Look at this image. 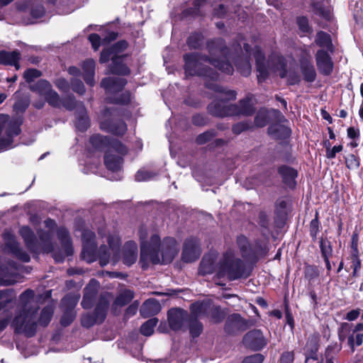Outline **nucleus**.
I'll return each instance as SVG.
<instances>
[{
  "mask_svg": "<svg viewBox=\"0 0 363 363\" xmlns=\"http://www.w3.org/2000/svg\"><path fill=\"white\" fill-rule=\"evenodd\" d=\"M244 52L235 59V65L240 73L247 77L251 73L250 56L253 55L257 66V80L259 83L264 82L271 74H278L281 78L286 76V62L283 57L272 55L267 61L261 50L258 47L250 49L248 44L242 43ZM240 49L242 43H238Z\"/></svg>",
  "mask_w": 363,
  "mask_h": 363,
  "instance_id": "1",
  "label": "nucleus"
},
{
  "mask_svg": "<svg viewBox=\"0 0 363 363\" xmlns=\"http://www.w3.org/2000/svg\"><path fill=\"white\" fill-rule=\"evenodd\" d=\"M208 49L210 57L201 56L196 53L186 54L184 56L186 74L191 76L208 77L211 79H217V74L211 69H206L202 67L204 63H209L228 74H233V66L228 62L218 59L220 56L226 58L228 48L224 47L223 40L217 39L210 41L208 43Z\"/></svg>",
  "mask_w": 363,
  "mask_h": 363,
  "instance_id": "2",
  "label": "nucleus"
},
{
  "mask_svg": "<svg viewBox=\"0 0 363 363\" xmlns=\"http://www.w3.org/2000/svg\"><path fill=\"white\" fill-rule=\"evenodd\" d=\"M140 240V260L148 259L153 264L170 263L179 252V245L172 238H166L160 242L159 235L148 233L147 229L141 227L139 230Z\"/></svg>",
  "mask_w": 363,
  "mask_h": 363,
  "instance_id": "3",
  "label": "nucleus"
},
{
  "mask_svg": "<svg viewBox=\"0 0 363 363\" xmlns=\"http://www.w3.org/2000/svg\"><path fill=\"white\" fill-rule=\"evenodd\" d=\"M82 258L89 263L97 259L101 266L108 263L115 264L120 258L121 240L118 235H109L107 238L108 246L102 245L98 251L95 242V235L91 230H84L82 233Z\"/></svg>",
  "mask_w": 363,
  "mask_h": 363,
  "instance_id": "4",
  "label": "nucleus"
},
{
  "mask_svg": "<svg viewBox=\"0 0 363 363\" xmlns=\"http://www.w3.org/2000/svg\"><path fill=\"white\" fill-rule=\"evenodd\" d=\"M34 291H25L20 296L21 311L11 322V327L16 333L32 337L36 332L38 307L33 306Z\"/></svg>",
  "mask_w": 363,
  "mask_h": 363,
  "instance_id": "5",
  "label": "nucleus"
},
{
  "mask_svg": "<svg viewBox=\"0 0 363 363\" xmlns=\"http://www.w3.org/2000/svg\"><path fill=\"white\" fill-rule=\"evenodd\" d=\"M44 225L48 230H38L39 239L37 238L33 230L28 226H23L19 230V233L27 247L32 252H35L40 248L45 252H50L53 250L51 240L56 223L54 220L48 218L44 221Z\"/></svg>",
  "mask_w": 363,
  "mask_h": 363,
  "instance_id": "6",
  "label": "nucleus"
},
{
  "mask_svg": "<svg viewBox=\"0 0 363 363\" xmlns=\"http://www.w3.org/2000/svg\"><path fill=\"white\" fill-rule=\"evenodd\" d=\"M248 270L244 262L235 255L232 250H228L219 259V266L217 271V277H226L229 280L233 281L250 276Z\"/></svg>",
  "mask_w": 363,
  "mask_h": 363,
  "instance_id": "7",
  "label": "nucleus"
},
{
  "mask_svg": "<svg viewBox=\"0 0 363 363\" xmlns=\"http://www.w3.org/2000/svg\"><path fill=\"white\" fill-rule=\"evenodd\" d=\"M206 86L217 92L218 99L213 101L208 105V109L210 113L218 117L233 116L230 112L232 104H227L226 101L234 100L236 98V92L233 90H228L218 84L207 82Z\"/></svg>",
  "mask_w": 363,
  "mask_h": 363,
  "instance_id": "8",
  "label": "nucleus"
},
{
  "mask_svg": "<svg viewBox=\"0 0 363 363\" xmlns=\"http://www.w3.org/2000/svg\"><path fill=\"white\" fill-rule=\"evenodd\" d=\"M21 121L18 119H11L9 116L0 115V150L13 147V138L21 133Z\"/></svg>",
  "mask_w": 363,
  "mask_h": 363,
  "instance_id": "9",
  "label": "nucleus"
},
{
  "mask_svg": "<svg viewBox=\"0 0 363 363\" xmlns=\"http://www.w3.org/2000/svg\"><path fill=\"white\" fill-rule=\"evenodd\" d=\"M194 317L208 316L218 323L224 318V313L220 307L211 305L209 302H197L191 304L190 308Z\"/></svg>",
  "mask_w": 363,
  "mask_h": 363,
  "instance_id": "10",
  "label": "nucleus"
},
{
  "mask_svg": "<svg viewBox=\"0 0 363 363\" xmlns=\"http://www.w3.org/2000/svg\"><path fill=\"white\" fill-rule=\"evenodd\" d=\"M30 89L40 96H43L46 101L52 106L58 108L62 105V100L58 94L52 89L49 82L40 79L30 86Z\"/></svg>",
  "mask_w": 363,
  "mask_h": 363,
  "instance_id": "11",
  "label": "nucleus"
},
{
  "mask_svg": "<svg viewBox=\"0 0 363 363\" xmlns=\"http://www.w3.org/2000/svg\"><path fill=\"white\" fill-rule=\"evenodd\" d=\"M109 305L108 296H102L95 308L94 315L85 314L82 318V324L86 328H89L97 322H102Z\"/></svg>",
  "mask_w": 363,
  "mask_h": 363,
  "instance_id": "12",
  "label": "nucleus"
},
{
  "mask_svg": "<svg viewBox=\"0 0 363 363\" xmlns=\"http://www.w3.org/2000/svg\"><path fill=\"white\" fill-rule=\"evenodd\" d=\"M90 143L96 150H114L120 155H124L127 152L126 147L118 140L110 139L106 136L94 135L90 138Z\"/></svg>",
  "mask_w": 363,
  "mask_h": 363,
  "instance_id": "13",
  "label": "nucleus"
},
{
  "mask_svg": "<svg viewBox=\"0 0 363 363\" xmlns=\"http://www.w3.org/2000/svg\"><path fill=\"white\" fill-rule=\"evenodd\" d=\"M113 115L110 109L104 110L100 118V128L101 130L114 135H123L127 130L126 124L122 121H113L109 118Z\"/></svg>",
  "mask_w": 363,
  "mask_h": 363,
  "instance_id": "14",
  "label": "nucleus"
},
{
  "mask_svg": "<svg viewBox=\"0 0 363 363\" xmlns=\"http://www.w3.org/2000/svg\"><path fill=\"white\" fill-rule=\"evenodd\" d=\"M110 58L112 60V66L111 72L118 74H128L129 73L128 68L121 62V57L115 56L114 52L110 48L104 49L102 50L100 56V62L104 63L106 62Z\"/></svg>",
  "mask_w": 363,
  "mask_h": 363,
  "instance_id": "15",
  "label": "nucleus"
},
{
  "mask_svg": "<svg viewBox=\"0 0 363 363\" xmlns=\"http://www.w3.org/2000/svg\"><path fill=\"white\" fill-rule=\"evenodd\" d=\"M3 238L6 250L23 262H28L30 261L29 255L19 247L18 244L11 233L9 231L5 232L3 235Z\"/></svg>",
  "mask_w": 363,
  "mask_h": 363,
  "instance_id": "16",
  "label": "nucleus"
},
{
  "mask_svg": "<svg viewBox=\"0 0 363 363\" xmlns=\"http://www.w3.org/2000/svg\"><path fill=\"white\" fill-rule=\"evenodd\" d=\"M242 342L245 347L258 351L267 345V340L259 330H254L244 336Z\"/></svg>",
  "mask_w": 363,
  "mask_h": 363,
  "instance_id": "17",
  "label": "nucleus"
},
{
  "mask_svg": "<svg viewBox=\"0 0 363 363\" xmlns=\"http://www.w3.org/2000/svg\"><path fill=\"white\" fill-rule=\"evenodd\" d=\"M201 255V248L199 240L191 238L187 239L184 245L182 251V259L186 262H191L196 260Z\"/></svg>",
  "mask_w": 363,
  "mask_h": 363,
  "instance_id": "18",
  "label": "nucleus"
},
{
  "mask_svg": "<svg viewBox=\"0 0 363 363\" xmlns=\"http://www.w3.org/2000/svg\"><path fill=\"white\" fill-rule=\"evenodd\" d=\"M219 259L216 252H210L205 255L200 263L199 272L201 275L211 274L214 272L217 274Z\"/></svg>",
  "mask_w": 363,
  "mask_h": 363,
  "instance_id": "19",
  "label": "nucleus"
},
{
  "mask_svg": "<svg viewBox=\"0 0 363 363\" xmlns=\"http://www.w3.org/2000/svg\"><path fill=\"white\" fill-rule=\"evenodd\" d=\"M316 66L319 72L325 76L332 74L333 62L328 53L323 49L317 51L315 54Z\"/></svg>",
  "mask_w": 363,
  "mask_h": 363,
  "instance_id": "20",
  "label": "nucleus"
},
{
  "mask_svg": "<svg viewBox=\"0 0 363 363\" xmlns=\"http://www.w3.org/2000/svg\"><path fill=\"white\" fill-rule=\"evenodd\" d=\"M362 330L363 323L357 324L352 329V325L344 323L341 325L338 332L339 339L341 342H343L348 335L347 344L351 347L352 352H353L354 351V334Z\"/></svg>",
  "mask_w": 363,
  "mask_h": 363,
  "instance_id": "21",
  "label": "nucleus"
},
{
  "mask_svg": "<svg viewBox=\"0 0 363 363\" xmlns=\"http://www.w3.org/2000/svg\"><path fill=\"white\" fill-rule=\"evenodd\" d=\"M189 318L186 311L180 308H172L168 312V321L173 330H181Z\"/></svg>",
  "mask_w": 363,
  "mask_h": 363,
  "instance_id": "22",
  "label": "nucleus"
},
{
  "mask_svg": "<svg viewBox=\"0 0 363 363\" xmlns=\"http://www.w3.org/2000/svg\"><path fill=\"white\" fill-rule=\"evenodd\" d=\"M126 81L119 77H109L105 78L101 82V86H103L107 93L112 94L122 90L125 86Z\"/></svg>",
  "mask_w": 363,
  "mask_h": 363,
  "instance_id": "23",
  "label": "nucleus"
},
{
  "mask_svg": "<svg viewBox=\"0 0 363 363\" xmlns=\"http://www.w3.org/2000/svg\"><path fill=\"white\" fill-rule=\"evenodd\" d=\"M98 288L99 283L94 279H92L85 287L84 294L82 301V305L84 308H90L92 306Z\"/></svg>",
  "mask_w": 363,
  "mask_h": 363,
  "instance_id": "24",
  "label": "nucleus"
},
{
  "mask_svg": "<svg viewBox=\"0 0 363 363\" xmlns=\"http://www.w3.org/2000/svg\"><path fill=\"white\" fill-rule=\"evenodd\" d=\"M117 152L114 150H107L104 156V163L107 169L113 172H117L121 170L123 159L121 157L113 155V152Z\"/></svg>",
  "mask_w": 363,
  "mask_h": 363,
  "instance_id": "25",
  "label": "nucleus"
},
{
  "mask_svg": "<svg viewBox=\"0 0 363 363\" xmlns=\"http://www.w3.org/2000/svg\"><path fill=\"white\" fill-rule=\"evenodd\" d=\"M138 258V246L135 242L128 241L123 247V263L130 266Z\"/></svg>",
  "mask_w": 363,
  "mask_h": 363,
  "instance_id": "26",
  "label": "nucleus"
},
{
  "mask_svg": "<svg viewBox=\"0 0 363 363\" xmlns=\"http://www.w3.org/2000/svg\"><path fill=\"white\" fill-rule=\"evenodd\" d=\"M231 109L233 116H250L255 112V108L248 98L240 100L238 105H231Z\"/></svg>",
  "mask_w": 363,
  "mask_h": 363,
  "instance_id": "27",
  "label": "nucleus"
},
{
  "mask_svg": "<svg viewBox=\"0 0 363 363\" xmlns=\"http://www.w3.org/2000/svg\"><path fill=\"white\" fill-rule=\"evenodd\" d=\"M160 310V303L155 299L150 298L143 304L140 312L142 316L147 318L158 313Z\"/></svg>",
  "mask_w": 363,
  "mask_h": 363,
  "instance_id": "28",
  "label": "nucleus"
},
{
  "mask_svg": "<svg viewBox=\"0 0 363 363\" xmlns=\"http://www.w3.org/2000/svg\"><path fill=\"white\" fill-rule=\"evenodd\" d=\"M76 127L80 131H85L89 127V118L84 104H79L76 112Z\"/></svg>",
  "mask_w": 363,
  "mask_h": 363,
  "instance_id": "29",
  "label": "nucleus"
},
{
  "mask_svg": "<svg viewBox=\"0 0 363 363\" xmlns=\"http://www.w3.org/2000/svg\"><path fill=\"white\" fill-rule=\"evenodd\" d=\"M300 66L304 80L313 82L316 78V72L312 62L309 60H301Z\"/></svg>",
  "mask_w": 363,
  "mask_h": 363,
  "instance_id": "30",
  "label": "nucleus"
},
{
  "mask_svg": "<svg viewBox=\"0 0 363 363\" xmlns=\"http://www.w3.org/2000/svg\"><path fill=\"white\" fill-rule=\"evenodd\" d=\"M279 173L281 175L284 182L289 187H294L296 184L295 179L297 172L293 168L287 166H281L279 168Z\"/></svg>",
  "mask_w": 363,
  "mask_h": 363,
  "instance_id": "31",
  "label": "nucleus"
},
{
  "mask_svg": "<svg viewBox=\"0 0 363 363\" xmlns=\"http://www.w3.org/2000/svg\"><path fill=\"white\" fill-rule=\"evenodd\" d=\"M82 69L84 71V79L86 82V83L92 86L94 85V72H95V62L89 59L84 62L82 65Z\"/></svg>",
  "mask_w": 363,
  "mask_h": 363,
  "instance_id": "32",
  "label": "nucleus"
},
{
  "mask_svg": "<svg viewBox=\"0 0 363 363\" xmlns=\"http://www.w3.org/2000/svg\"><path fill=\"white\" fill-rule=\"evenodd\" d=\"M57 237L61 242L66 255H72L73 248L67 230L64 228H59L57 230Z\"/></svg>",
  "mask_w": 363,
  "mask_h": 363,
  "instance_id": "33",
  "label": "nucleus"
},
{
  "mask_svg": "<svg viewBox=\"0 0 363 363\" xmlns=\"http://www.w3.org/2000/svg\"><path fill=\"white\" fill-rule=\"evenodd\" d=\"M19 56L20 54L17 51H1L0 52V64L13 65L16 69H18L19 66L18 65V61L19 60Z\"/></svg>",
  "mask_w": 363,
  "mask_h": 363,
  "instance_id": "34",
  "label": "nucleus"
},
{
  "mask_svg": "<svg viewBox=\"0 0 363 363\" xmlns=\"http://www.w3.org/2000/svg\"><path fill=\"white\" fill-rule=\"evenodd\" d=\"M315 43L322 48H325L329 52L333 51V45L330 35L323 31H319L315 36Z\"/></svg>",
  "mask_w": 363,
  "mask_h": 363,
  "instance_id": "35",
  "label": "nucleus"
},
{
  "mask_svg": "<svg viewBox=\"0 0 363 363\" xmlns=\"http://www.w3.org/2000/svg\"><path fill=\"white\" fill-rule=\"evenodd\" d=\"M268 133L275 138H285L289 136L290 130L281 124H274L268 128Z\"/></svg>",
  "mask_w": 363,
  "mask_h": 363,
  "instance_id": "36",
  "label": "nucleus"
},
{
  "mask_svg": "<svg viewBox=\"0 0 363 363\" xmlns=\"http://www.w3.org/2000/svg\"><path fill=\"white\" fill-rule=\"evenodd\" d=\"M198 318L199 317H194L192 314V312L191 311V315L189 318V326L190 333L194 337H198L203 330V325L199 321L197 320Z\"/></svg>",
  "mask_w": 363,
  "mask_h": 363,
  "instance_id": "37",
  "label": "nucleus"
},
{
  "mask_svg": "<svg viewBox=\"0 0 363 363\" xmlns=\"http://www.w3.org/2000/svg\"><path fill=\"white\" fill-rule=\"evenodd\" d=\"M45 10L43 6L37 0H31L30 6V15L35 18H39L45 14Z\"/></svg>",
  "mask_w": 363,
  "mask_h": 363,
  "instance_id": "38",
  "label": "nucleus"
},
{
  "mask_svg": "<svg viewBox=\"0 0 363 363\" xmlns=\"http://www.w3.org/2000/svg\"><path fill=\"white\" fill-rule=\"evenodd\" d=\"M313 12L315 14L318 15L319 16L326 19L330 20V11L329 9H325L322 2H315L313 1L312 4Z\"/></svg>",
  "mask_w": 363,
  "mask_h": 363,
  "instance_id": "39",
  "label": "nucleus"
},
{
  "mask_svg": "<svg viewBox=\"0 0 363 363\" xmlns=\"http://www.w3.org/2000/svg\"><path fill=\"white\" fill-rule=\"evenodd\" d=\"M53 314V309L51 306L45 307L40 313L38 323L40 325L47 326L51 320Z\"/></svg>",
  "mask_w": 363,
  "mask_h": 363,
  "instance_id": "40",
  "label": "nucleus"
},
{
  "mask_svg": "<svg viewBox=\"0 0 363 363\" xmlns=\"http://www.w3.org/2000/svg\"><path fill=\"white\" fill-rule=\"evenodd\" d=\"M134 296L133 291L129 289L124 290L116 298L115 303L118 306H124L129 303Z\"/></svg>",
  "mask_w": 363,
  "mask_h": 363,
  "instance_id": "41",
  "label": "nucleus"
},
{
  "mask_svg": "<svg viewBox=\"0 0 363 363\" xmlns=\"http://www.w3.org/2000/svg\"><path fill=\"white\" fill-rule=\"evenodd\" d=\"M158 320L157 318H151L143 323L140 328V332L145 336L151 335L154 332V328L156 326Z\"/></svg>",
  "mask_w": 363,
  "mask_h": 363,
  "instance_id": "42",
  "label": "nucleus"
},
{
  "mask_svg": "<svg viewBox=\"0 0 363 363\" xmlns=\"http://www.w3.org/2000/svg\"><path fill=\"white\" fill-rule=\"evenodd\" d=\"M237 242L242 252V256L244 257H250V249L247 238L243 235L238 236L237 238Z\"/></svg>",
  "mask_w": 363,
  "mask_h": 363,
  "instance_id": "43",
  "label": "nucleus"
},
{
  "mask_svg": "<svg viewBox=\"0 0 363 363\" xmlns=\"http://www.w3.org/2000/svg\"><path fill=\"white\" fill-rule=\"evenodd\" d=\"M79 104H83L81 102L75 101L73 96H69L62 100V105L67 110L72 111L76 108V112L79 109Z\"/></svg>",
  "mask_w": 363,
  "mask_h": 363,
  "instance_id": "44",
  "label": "nucleus"
},
{
  "mask_svg": "<svg viewBox=\"0 0 363 363\" xmlns=\"http://www.w3.org/2000/svg\"><path fill=\"white\" fill-rule=\"evenodd\" d=\"M320 247L323 258L330 257L332 255V247L328 240L321 239L320 241Z\"/></svg>",
  "mask_w": 363,
  "mask_h": 363,
  "instance_id": "45",
  "label": "nucleus"
},
{
  "mask_svg": "<svg viewBox=\"0 0 363 363\" xmlns=\"http://www.w3.org/2000/svg\"><path fill=\"white\" fill-rule=\"evenodd\" d=\"M203 37L199 33L191 35L187 40V45L190 48H197L202 43Z\"/></svg>",
  "mask_w": 363,
  "mask_h": 363,
  "instance_id": "46",
  "label": "nucleus"
},
{
  "mask_svg": "<svg viewBox=\"0 0 363 363\" xmlns=\"http://www.w3.org/2000/svg\"><path fill=\"white\" fill-rule=\"evenodd\" d=\"M155 176L152 172L140 169L135 174V178L137 182H145L152 179Z\"/></svg>",
  "mask_w": 363,
  "mask_h": 363,
  "instance_id": "47",
  "label": "nucleus"
},
{
  "mask_svg": "<svg viewBox=\"0 0 363 363\" xmlns=\"http://www.w3.org/2000/svg\"><path fill=\"white\" fill-rule=\"evenodd\" d=\"M325 147L326 148V157L329 159L335 158L336 153L342 150V145H337L330 148V144L329 142L325 143Z\"/></svg>",
  "mask_w": 363,
  "mask_h": 363,
  "instance_id": "48",
  "label": "nucleus"
},
{
  "mask_svg": "<svg viewBox=\"0 0 363 363\" xmlns=\"http://www.w3.org/2000/svg\"><path fill=\"white\" fill-rule=\"evenodd\" d=\"M75 315L76 314L73 310L66 311L61 318V324L63 326L69 325L74 320Z\"/></svg>",
  "mask_w": 363,
  "mask_h": 363,
  "instance_id": "49",
  "label": "nucleus"
},
{
  "mask_svg": "<svg viewBox=\"0 0 363 363\" xmlns=\"http://www.w3.org/2000/svg\"><path fill=\"white\" fill-rule=\"evenodd\" d=\"M346 166L349 169H357L359 166V160L355 155L351 154L345 158Z\"/></svg>",
  "mask_w": 363,
  "mask_h": 363,
  "instance_id": "50",
  "label": "nucleus"
},
{
  "mask_svg": "<svg viewBox=\"0 0 363 363\" xmlns=\"http://www.w3.org/2000/svg\"><path fill=\"white\" fill-rule=\"evenodd\" d=\"M72 89L74 91L79 94H83L85 92V88L82 82L78 79H72L71 80Z\"/></svg>",
  "mask_w": 363,
  "mask_h": 363,
  "instance_id": "51",
  "label": "nucleus"
},
{
  "mask_svg": "<svg viewBox=\"0 0 363 363\" xmlns=\"http://www.w3.org/2000/svg\"><path fill=\"white\" fill-rule=\"evenodd\" d=\"M41 75L40 71L35 69H29L24 72V78L28 82H32Z\"/></svg>",
  "mask_w": 363,
  "mask_h": 363,
  "instance_id": "52",
  "label": "nucleus"
},
{
  "mask_svg": "<svg viewBox=\"0 0 363 363\" xmlns=\"http://www.w3.org/2000/svg\"><path fill=\"white\" fill-rule=\"evenodd\" d=\"M215 136V131L210 130L206 131L201 135H199L196 138V142L199 144H204L211 139H212Z\"/></svg>",
  "mask_w": 363,
  "mask_h": 363,
  "instance_id": "53",
  "label": "nucleus"
},
{
  "mask_svg": "<svg viewBox=\"0 0 363 363\" xmlns=\"http://www.w3.org/2000/svg\"><path fill=\"white\" fill-rule=\"evenodd\" d=\"M297 24L301 31L303 33H308L311 31V28L308 25V19L306 17L301 16L297 18Z\"/></svg>",
  "mask_w": 363,
  "mask_h": 363,
  "instance_id": "54",
  "label": "nucleus"
},
{
  "mask_svg": "<svg viewBox=\"0 0 363 363\" xmlns=\"http://www.w3.org/2000/svg\"><path fill=\"white\" fill-rule=\"evenodd\" d=\"M7 294L8 291H0V312L12 301L11 298H8Z\"/></svg>",
  "mask_w": 363,
  "mask_h": 363,
  "instance_id": "55",
  "label": "nucleus"
},
{
  "mask_svg": "<svg viewBox=\"0 0 363 363\" xmlns=\"http://www.w3.org/2000/svg\"><path fill=\"white\" fill-rule=\"evenodd\" d=\"M318 231H319V223H318L317 216H316L315 218L314 219H313L310 223L311 236L313 239H315Z\"/></svg>",
  "mask_w": 363,
  "mask_h": 363,
  "instance_id": "56",
  "label": "nucleus"
},
{
  "mask_svg": "<svg viewBox=\"0 0 363 363\" xmlns=\"http://www.w3.org/2000/svg\"><path fill=\"white\" fill-rule=\"evenodd\" d=\"M255 123L257 127H264L267 123V115L264 113L259 112L255 117Z\"/></svg>",
  "mask_w": 363,
  "mask_h": 363,
  "instance_id": "57",
  "label": "nucleus"
},
{
  "mask_svg": "<svg viewBox=\"0 0 363 363\" xmlns=\"http://www.w3.org/2000/svg\"><path fill=\"white\" fill-rule=\"evenodd\" d=\"M250 125L247 122H240L236 123L233 127V132L235 134H240L242 131L250 128Z\"/></svg>",
  "mask_w": 363,
  "mask_h": 363,
  "instance_id": "58",
  "label": "nucleus"
},
{
  "mask_svg": "<svg viewBox=\"0 0 363 363\" xmlns=\"http://www.w3.org/2000/svg\"><path fill=\"white\" fill-rule=\"evenodd\" d=\"M128 46V43L126 41L121 40L119 42H117L113 45L111 47V50H112V52H114V54H117L118 52H121L123 51Z\"/></svg>",
  "mask_w": 363,
  "mask_h": 363,
  "instance_id": "59",
  "label": "nucleus"
},
{
  "mask_svg": "<svg viewBox=\"0 0 363 363\" xmlns=\"http://www.w3.org/2000/svg\"><path fill=\"white\" fill-rule=\"evenodd\" d=\"M263 359V356L261 354H255L245 358L242 363H262Z\"/></svg>",
  "mask_w": 363,
  "mask_h": 363,
  "instance_id": "60",
  "label": "nucleus"
},
{
  "mask_svg": "<svg viewBox=\"0 0 363 363\" xmlns=\"http://www.w3.org/2000/svg\"><path fill=\"white\" fill-rule=\"evenodd\" d=\"M89 40L91 43L92 48L95 50H98L101 43V40L99 35L95 33L91 34L89 36Z\"/></svg>",
  "mask_w": 363,
  "mask_h": 363,
  "instance_id": "61",
  "label": "nucleus"
},
{
  "mask_svg": "<svg viewBox=\"0 0 363 363\" xmlns=\"http://www.w3.org/2000/svg\"><path fill=\"white\" fill-rule=\"evenodd\" d=\"M294 359V352L287 351L283 352L280 357V363H293Z\"/></svg>",
  "mask_w": 363,
  "mask_h": 363,
  "instance_id": "62",
  "label": "nucleus"
},
{
  "mask_svg": "<svg viewBox=\"0 0 363 363\" xmlns=\"http://www.w3.org/2000/svg\"><path fill=\"white\" fill-rule=\"evenodd\" d=\"M55 86L60 90L67 91L69 89V83L68 82L62 78L57 79L55 82Z\"/></svg>",
  "mask_w": 363,
  "mask_h": 363,
  "instance_id": "63",
  "label": "nucleus"
},
{
  "mask_svg": "<svg viewBox=\"0 0 363 363\" xmlns=\"http://www.w3.org/2000/svg\"><path fill=\"white\" fill-rule=\"evenodd\" d=\"M16 280L12 277H9L6 272L4 274H0V284L1 285H11L13 284Z\"/></svg>",
  "mask_w": 363,
  "mask_h": 363,
  "instance_id": "64",
  "label": "nucleus"
}]
</instances>
